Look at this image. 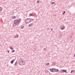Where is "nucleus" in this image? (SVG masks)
Returning <instances> with one entry per match:
<instances>
[{"mask_svg": "<svg viewBox=\"0 0 75 75\" xmlns=\"http://www.w3.org/2000/svg\"><path fill=\"white\" fill-rule=\"evenodd\" d=\"M25 22L27 23V24H28V23H30V22L32 21H31V18H27V19H25Z\"/></svg>", "mask_w": 75, "mask_h": 75, "instance_id": "nucleus-1", "label": "nucleus"}, {"mask_svg": "<svg viewBox=\"0 0 75 75\" xmlns=\"http://www.w3.org/2000/svg\"><path fill=\"white\" fill-rule=\"evenodd\" d=\"M20 21L19 19H16L14 21V23L15 24H19L20 23Z\"/></svg>", "mask_w": 75, "mask_h": 75, "instance_id": "nucleus-2", "label": "nucleus"}, {"mask_svg": "<svg viewBox=\"0 0 75 75\" xmlns=\"http://www.w3.org/2000/svg\"><path fill=\"white\" fill-rule=\"evenodd\" d=\"M61 30H63L65 28V26L64 25H62L60 27Z\"/></svg>", "mask_w": 75, "mask_h": 75, "instance_id": "nucleus-3", "label": "nucleus"}, {"mask_svg": "<svg viewBox=\"0 0 75 75\" xmlns=\"http://www.w3.org/2000/svg\"><path fill=\"white\" fill-rule=\"evenodd\" d=\"M19 64L21 66L24 65V62H23V61H21L19 62Z\"/></svg>", "mask_w": 75, "mask_h": 75, "instance_id": "nucleus-4", "label": "nucleus"}, {"mask_svg": "<svg viewBox=\"0 0 75 75\" xmlns=\"http://www.w3.org/2000/svg\"><path fill=\"white\" fill-rule=\"evenodd\" d=\"M61 71H62V73L64 72H65L66 73H67V70H66L62 69L61 70Z\"/></svg>", "mask_w": 75, "mask_h": 75, "instance_id": "nucleus-5", "label": "nucleus"}, {"mask_svg": "<svg viewBox=\"0 0 75 75\" xmlns=\"http://www.w3.org/2000/svg\"><path fill=\"white\" fill-rule=\"evenodd\" d=\"M18 35H16L13 38H18Z\"/></svg>", "mask_w": 75, "mask_h": 75, "instance_id": "nucleus-6", "label": "nucleus"}, {"mask_svg": "<svg viewBox=\"0 0 75 75\" xmlns=\"http://www.w3.org/2000/svg\"><path fill=\"white\" fill-rule=\"evenodd\" d=\"M14 62V60L13 59L11 61L10 63H11V64H13V62Z\"/></svg>", "mask_w": 75, "mask_h": 75, "instance_id": "nucleus-7", "label": "nucleus"}, {"mask_svg": "<svg viewBox=\"0 0 75 75\" xmlns=\"http://www.w3.org/2000/svg\"><path fill=\"white\" fill-rule=\"evenodd\" d=\"M33 23H31L29 24V25H28V27H31V26H33Z\"/></svg>", "mask_w": 75, "mask_h": 75, "instance_id": "nucleus-8", "label": "nucleus"}, {"mask_svg": "<svg viewBox=\"0 0 75 75\" xmlns=\"http://www.w3.org/2000/svg\"><path fill=\"white\" fill-rule=\"evenodd\" d=\"M62 37V35L61 34H60L59 36V38H61Z\"/></svg>", "mask_w": 75, "mask_h": 75, "instance_id": "nucleus-9", "label": "nucleus"}, {"mask_svg": "<svg viewBox=\"0 0 75 75\" xmlns=\"http://www.w3.org/2000/svg\"><path fill=\"white\" fill-rule=\"evenodd\" d=\"M55 69L53 68V72H55Z\"/></svg>", "mask_w": 75, "mask_h": 75, "instance_id": "nucleus-10", "label": "nucleus"}, {"mask_svg": "<svg viewBox=\"0 0 75 75\" xmlns=\"http://www.w3.org/2000/svg\"><path fill=\"white\" fill-rule=\"evenodd\" d=\"M9 48H10V49H11V50H14V49L12 47H9Z\"/></svg>", "mask_w": 75, "mask_h": 75, "instance_id": "nucleus-11", "label": "nucleus"}, {"mask_svg": "<svg viewBox=\"0 0 75 75\" xmlns=\"http://www.w3.org/2000/svg\"><path fill=\"white\" fill-rule=\"evenodd\" d=\"M21 29H23V28H24V26H23V25H22L21 26Z\"/></svg>", "mask_w": 75, "mask_h": 75, "instance_id": "nucleus-12", "label": "nucleus"}, {"mask_svg": "<svg viewBox=\"0 0 75 75\" xmlns=\"http://www.w3.org/2000/svg\"><path fill=\"white\" fill-rule=\"evenodd\" d=\"M50 71L51 72H53V68L50 69Z\"/></svg>", "mask_w": 75, "mask_h": 75, "instance_id": "nucleus-13", "label": "nucleus"}, {"mask_svg": "<svg viewBox=\"0 0 75 75\" xmlns=\"http://www.w3.org/2000/svg\"><path fill=\"white\" fill-rule=\"evenodd\" d=\"M29 16H33V15L32 13H30L29 14Z\"/></svg>", "mask_w": 75, "mask_h": 75, "instance_id": "nucleus-14", "label": "nucleus"}, {"mask_svg": "<svg viewBox=\"0 0 75 75\" xmlns=\"http://www.w3.org/2000/svg\"><path fill=\"white\" fill-rule=\"evenodd\" d=\"M15 16H13L12 17V19H14V18H15Z\"/></svg>", "mask_w": 75, "mask_h": 75, "instance_id": "nucleus-15", "label": "nucleus"}, {"mask_svg": "<svg viewBox=\"0 0 75 75\" xmlns=\"http://www.w3.org/2000/svg\"><path fill=\"white\" fill-rule=\"evenodd\" d=\"M58 71H59V70H58V69H56V70H55V72H58Z\"/></svg>", "mask_w": 75, "mask_h": 75, "instance_id": "nucleus-16", "label": "nucleus"}, {"mask_svg": "<svg viewBox=\"0 0 75 75\" xmlns=\"http://www.w3.org/2000/svg\"><path fill=\"white\" fill-rule=\"evenodd\" d=\"M2 10V8L0 7V11H1Z\"/></svg>", "mask_w": 75, "mask_h": 75, "instance_id": "nucleus-17", "label": "nucleus"}, {"mask_svg": "<svg viewBox=\"0 0 75 75\" xmlns=\"http://www.w3.org/2000/svg\"><path fill=\"white\" fill-rule=\"evenodd\" d=\"M49 64H50V63H48L47 64L46 63V65H47V66H48V65H49Z\"/></svg>", "mask_w": 75, "mask_h": 75, "instance_id": "nucleus-18", "label": "nucleus"}, {"mask_svg": "<svg viewBox=\"0 0 75 75\" xmlns=\"http://www.w3.org/2000/svg\"><path fill=\"white\" fill-rule=\"evenodd\" d=\"M17 62H16L15 64V65H17Z\"/></svg>", "mask_w": 75, "mask_h": 75, "instance_id": "nucleus-19", "label": "nucleus"}, {"mask_svg": "<svg viewBox=\"0 0 75 75\" xmlns=\"http://www.w3.org/2000/svg\"><path fill=\"white\" fill-rule=\"evenodd\" d=\"M73 71H73L72 70L71 71V74H72V73H73L72 72H73Z\"/></svg>", "mask_w": 75, "mask_h": 75, "instance_id": "nucleus-20", "label": "nucleus"}, {"mask_svg": "<svg viewBox=\"0 0 75 75\" xmlns=\"http://www.w3.org/2000/svg\"><path fill=\"white\" fill-rule=\"evenodd\" d=\"M37 3H38L40 2V1H37Z\"/></svg>", "mask_w": 75, "mask_h": 75, "instance_id": "nucleus-21", "label": "nucleus"}, {"mask_svg": "<svg viewBox=\"0 0 75 75\" xmlns=\"http://www.w3.org/2000/svg\"><path fill=\"white\" fill-rule=\"evenodd\" d=\"M52 4H54V3H55V2H52Z\"/></svg>", "mask_w": 75, "mask_h": 75, "instance_id": "nucleus-22", "label": "nucleus"}, {"mask_svg": "<svg viewBox=\"0 0 75 75\" xmlns=\"http://www.w3.org/2000/svg\"><path fill=\"white\" fill-rule=\"evenodd\" d=\"M46 50V48H44V51H45V50Z\"/></svg>", "mask_w": 75, "mask_h": 75, "instance_id": "nucleus-23", "label": "nucleus"}, {"mask_svg": "<svg viewBox=\"0 0 75 75\" xmlns=\"http://www.w3.org/2000/svg\"><path fill=\"white\" fill-rule=\"evenodd\" d=\"M30 19H31V20L32 21H33V20H34V19H31L30 18Z\"/></svg>", "mask_w": 75, "mask_h": 75, "instance_id": "nucleus-24", "label": "nucleus"}, {"mask_svg": "<svg viewBox=\"0 0 75 75\" xmlns=\"http://www.w3.org/2000/svg\"><path fill=\"white\" fill-rule=\"evenodd\" d=\"M13 52H15V50H13Z\"/></svg>", "mask_w": 75, "mask_h": 75, "instance_id": "nucleus-25", "label": "nucleus"}, {"mask_svg": "<svg viewBox=\"0 0 75 75\" xmlns=\"http://www.w3.org/2000/svg\"><path fill=\"white\" fill-rule=\"evenodd\" d=\"M64 13H65V11H64Z\"/></svg>", "mask_w": 75, "mask_h": 75, "instance_id": "nucleus-26", "label": "nucleus"}, {"mask_svg": "<svg viewBox=\"0 0 75 75\" xmlns=\"http://www.w3.org/2000/svg\"><path fill=\"white\" fill-rule=\"evenodd\" d=\"M7 52H8V53H9V51H8Z\"/></svg>", "mask_w": 75, "mask_h": 75, "instance_id": "nucleus-27", "label": "nucleus"}, {"mask_svg": "<svg viewBox=\"0 0 75 75\" xmlns=\"http://www.w3.org/2000/svg\"><path fill=\"white\" fill-rule=\"evenodd\" d=\"M52 29H51V31H52Z\"/></svg>", "mask_w": 75, "mask_h": 75, "instance_id": "nucleus-28", "label": "nucleus"}, {"mask_svg": "<svg viewBox=\"0 0 75 75\" xmlns=\"http://www.w3.org/2000/svg\"><path fill=\"white\" fill-rule=\"evenodd\" d=\"M70 38H71V37H72V36H70Z\"/></svg>", "mask_w": 75, "mask_h": 75, "instance_id": "nucleus-29", "label": "nucleus"}, {"mask_svg": "<svg viewBox=\"0 0 75 75\" xmlns=\"http://www.w3.org/2000/svg\"><path fill=\"white\" fill-rule=\"evenodd\" d=\"M64 14L65 13H62V14Z\"/></svg>", "mask_w": 75, "mask_h": 75, "instance_id": "nucleus-30", "label": "nucleus"}, {"mask_svg": "<svg viewBox=\"0 0 75 75\" xmlns=\"http://www.w3.org/2000/svg\"><path fill=\"white\" fill-rule=\"evenodd\" d=\"M49 28H51V27H49Z\"/></svg>", "mask_w": 75, "mask_h": 75, "instance_id": "nucleus-31", "label": "nucleus"}, {"mask_svg": "<svg viewBox=\"0 0 75 75\" xmlns=\"http://www.w3.org/2000/svg\"><path fill=\"white\" fill-rule=\"evenodd\" d=\"M69 36H70V35H69Z\"/></svg>", "mask_w": 75, "mask_h": 75, "instance_id": "nucleus-32", "label": "nucleus"}]
</instances>
